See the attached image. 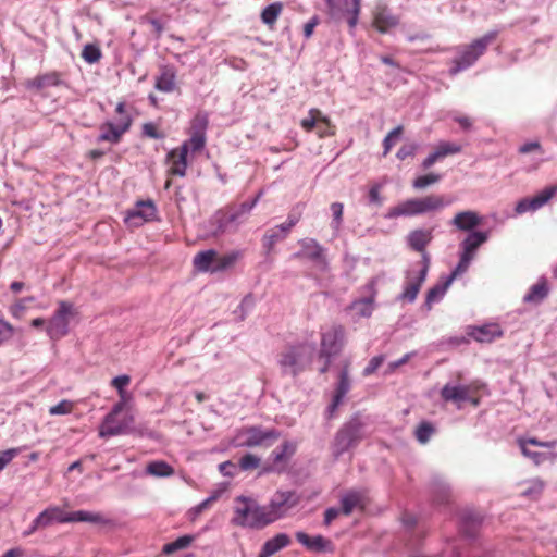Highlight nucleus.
I'll list each match as a JSON object with an SVG mask.
<instances>
[{"mask_svg":"<svg viewBox=\"0 0 557 557\" xmlns=\"http://www.w3.org/2000/svg\"><path fill=\"white\" fill-rule=\"evenodd\" d=\"M318 123L329 124V117L324 115L319 109H310L308 117L301 120L300 125L306 132H312Z\"/></svg>","mask_w":557,"mask_h":557,"instance_id":"obj_37","label":"nucleus"},{"mask_svg":"<svg viewBox=\"0 0 557 557\" xmlns=\"http://www.w3.org/2000/svg\"><path fill=\"white\" fill-rule=\"evenodd\" d=\"M434 432V426L430 422L423 421L417 426L414 435L420 444H426Z\"/></svg>","mask_w":557,"mask_h":557,"instance_id":"obj_46","label":"nucleus"},{"mask_svg":"<svg viewBox=\"0 0 557 557\" xmlns=\"http://www.w3.org/2000/svg\"><path fill=\"white\" fill-rule=\"evenodd\" d=\"M333 17H346L350 29L358 24L361 0H324Z\"/></svg>","mask_w":557,"mask_h":557,"instance_id":"obj_13","label":"nucleus"},{"mask_svg":"<svg viewBox=\"0 0 557 557\" xmlns=\"http://www.w3.org/2000/svg\"><path fill=\"white\" fill-rule=\"evenodd\" d=\"M132 124V119L129 115H125L120 119L119 122H106L100 126V135L98 136V141H109L112 144H117L123 134L128 131Z\"/></svg>","mask_w":557,"mask_h":557,"instance_id":"obj_16","label":"nucleus"},{"mask_svg":"<svg viewBox=\"0 0 557 557\" xmlns=\"http://www.w3.org/2000/svg\"><path fill=\"white\" fill-rule=\"evenodd\" d=\"M331 212H332V222L331 227L338 232L343 224V212H344V205L342 202H333L330 206Z\"/></svg>","mask_w":557,"mask_h":557,"instance_id":"obj_50","label":"nucleus"},{"mask_svg":"<svg viewBox=\"0 0 557 557\" xmlns=\"http://www.w3.org/2000/svg\"><path fill=\"white\" fill-rule=\"evenodd\" d=\"M403 134V126H396L393 128L383 139V156H387V153L391 151L393 146L395 145L396 140L400 137Z\"/></svg>","mask_w":557,"mask_h":557,"instance_id":"obj_55","label":"nucleus"},{"mask_svg":"<svg viewBox=\"0 0 557 557\" xmlns=\"http://www.w3.org/2000/svg\"><path fill=\"white\" fill-rule=\"evenodd\" d=\"M417 271L411 270L407 272V282L401 294L398 295V300L413 302L417 299L419 290L426 278L430 268V257L424 256V262H419L414 265Z\"/></svg>","mask_w":557,"mask_h":557,"instance_id":"obj_11","label":"nucleus"},{"mask_svg":"<svg viewBox=\"0 0 557 557\" xmlns=\"http://www.w3.org/2000/svg\"><path fill=\"white\" fill-rule=\"evenodd\" d=\"M351 309L355 310L357 315L368 318L372 314L373 311V299L362 298L356 300L352 302Z\"/></svg>","mask_w":557,"mask_h":557,"instance_id":"obj_45","label":"nucleus"},{"mask_svg":"<svg viewBox=\"0 0 557 557\" xmlns=\"http://www.w3.org/2000/svg\"><path fill=\"white\" fill-rule=\"evenodd\" d=\"M73 410V403L66 399L61 400L59 404L49 408L51 416L67 414Z\"/></svg>","mask_w":557,"mask_h":557,"instance_id":"obj_59","label":"nucleus"},{"mask_svg":"<svg viewBox=\"0 0 557 557\" xmlns=\"http://www.w3.org/2000/svg\"><path fill=\"white\" fill-rule=\"evenodd\" d=\"M490 233L486 231H472L467 234L460 243V253L474 259L476 250L488 240Z\"/></svg>","mask_w":557,"mask_h":557,"instance_id":"obj_22","label":"nucleus"},{"mask_svg":"<svg viewBox=\"0 0 557 557\" xmlns=\"http://www.w3.org/2000/svg\"><path fill=\"white\" fill-rule=\"evenodd\" d=\"M194 541V536L191 535H183L176 539L175 541L168 543L163 546L162 552L165 555H172L173 553L187 548L191 542Z\"/></svg>","mask_w":557,"mask_h":557,"instance_id":"obj_44","label":"nucleus"},{"mask_svg":"<svg viewBox=\"0 0 557 557\" xmlns=\"http://www.w3.org/2000/svg\"><path fill=\"white\" fill-rule=\"evenodd\" d=\"M453 201V198L436 194H431L421 198H411L391 208L386 213V218L396 219L399 216H416L438 212L450 206Z\"/></svg>","mask_w":557,"mask_h":557,"instance_id":"obj_1","label":"nucleus"},{"mask_svg":"<svg viewBox=\"0 0 557 557\" xmlns=\"http://www.w3.org/2000/svg\"><path fill=\"white\" fill-rule=\"evenodd\" d=\"M63 83L61 74L59 72H49L36 76L32 81L27 82L28 88L44 89L48 87L60 86Z\"/></svg>","mask_w":557,"mask_h":557,"instance_id":"obj_30","label":"nucleus"},{"mask_svg":"<svg viewBox=\"0 0 557 557\" xmlns=\"http://www.w3.org/2000/svg\"><path fill=\"white\" fill-rule=\"evenodd\" d=\"M143 134L149 138L153 139H162L164 138V134L159 132L157 126L153 123H145L143 125Z\"/></svg>","mask_w":557,"mask_h":557,"instance_id":"obj_63","label":"nucleus"},{"mask_svg":"<svg viewBox=\"0 0 557 557\" xmlns=\"http://www.w3.org/2000/svg\"><path fill=\"white\" fill-rule=\"evenodd\" d=\"M283 11V4L281 2H273L267 5L261 12V21L268 25L272 26L277 21L278 16Z\"/></svg>","mask_w":557,"mask_h":557,"instance_id":"obj_40","label":"nucleus"},{"mask_svg":"<svg viewBox=\"0 0 557 557\" xmlns=\"http://www.w3.org/2000/svg\"><path fill=\"white\" fill-rule=\"evenodd\" d=\"M14 335V327L12 324L3 319H0V346L9 342Z\"/></svg>","mask_w":557,"mask_h":557,"instance_id":"obj_60","label":"nucleus"},{"mask_svg":"<svg viewBox=\"0 0 557 557\" xmlns=\"http://www.w3.org/2000/svg\"><path fill=\"white\" fill-rule=\"evenodd\" d=\"M363 426L361 419L354 416L337 431L333 443V454L336 458L360 443L364 436Z\"/></svg>","mask_w":557,"mask_h":557,"instance_id":"obj_7","label":"nucleus"},{"mask_svg":"<svg viewBox=\"0 0 557 557\" xmlns=\"http://www.w3.org/2000/svg\"><path fill=\"white\" fill-rule=\"evenodd\" d=\"M315 350V344L309 342L288 346L278 356L277 362L282 372L287 375L297 376L312 362Z\"/></svg>","mask_w":557,"mask_h":557,"instance_id":"obj_2","label":"nucleus"},{"mask_svg":"<svg viewBox=\"0 0 557 557\" xmlns=\"http://www.w3.org/2000/svg\"><path fill=\"white\" fill-rule=\"evenodd\" d=\"M235 504L233 524L257 530L269 525L264 506L255 499L240 495L235 498Z\"/></svg>","mask_w":557,"mask_h":557,"instance_id":"obj_3","label":"nucleus"},{"mask_svg":"<svg viewBox=\"0 0 557 557\" xmlns=\"http://www.w3.org/2000/svg\"><path fill=\"white\" fill-rule=\"evenodd\" d=\"M296 540L304 545L308 550L313 553H332L334 552V545L322 535L309 536L302 531H298L295 534Z\"/></svg>","mask_w":557,"mask_h":557,"instance_id":"obj_21","label":"nucleus"},{"mask_svg":"<svg viewBox=\"0 0 557 557\" xmlns=\"http://www.w3.org/2000/svg\"><path fill=\"white\" fill-rule=\"evenodd\" d=\"M102 521V517L99 513L77 510L74 512H66L59 506H50L42 510L37 516V523L45 528L52 525L53 523H69V522H92L98 523Z\"/></svg>","mask_w":557,"mask_h":557,"instance_id":"obj_4","label":"nucleus"},{"mask_svg":"<svg viewBox=\"0 0 557 557\" xmlns=\"http://www.w3.org/2000/svg\"><path fill=\"white\" fill-rule=\"evenodd\" d=\"M417 148H418V146L416 144L404 145L397 151L396 157L399 160H405V159H407L409 157H413L414 153H416Z\"/></svg>","mask_w":557,"mask_h":557,"instance_id":"obj_64","label":"nucleus"},{"mask_svg":"<svg viewBox=\"0 0 557 557\" xmlns=\"http://www.w3.org/2000/svg\"><path fill=\"white\" fill-rule=\"evenodd\" d=\"M349 361H345L343 369L339 372L338 375V382L335 388V393L332 399V403L327 407V414L329 418H331L335 411L337 410L338 406L343 403V399L347 395V393L350 391V379H349Z\"/></svg>","mask_w":557,"mask_h":557,"instance_id":"obj_17","label":"nucleus"},{"mask_svg":"<svg viewBox=\"0 0 557 557\" xmlns=\"http://www.w3.org/2000/svg\"><path fill=\"white\" fill-rule=\"evenodd\" d=\"M82 58L89 64L97 63L101 58V50L96 45L87 44L83 48Z\"/></svg>","mask_w":557,"mask_h":557,"instance_id":"obj_52","label":"nucleus"},{"mask_svg":"<svg viewBox=\"0 0 557 557\" xmlns=\"http://www.w3.org/2000/svg\"><path fill=\"white\" fill-rule=\"evenodd\" d=\"M131 377L126 374L115 376L111 384L114 388H116L120 400L117 403H123V405H126L127 401L131 399L129 394L125 391V387L129 384Z\"/></svg>","mask_w":557,"mask_h":557,"instance_id":"obj_42","label":"nucleus"},{"mask_svg":"<svg viewBox=\"0 0 557 557\" xmlns=\"http://www.w3.org/2000/svg\"><path fill=\"white\" fill-rule=\"evenodd\" d=\"M442 180V175L437 173H429L425 175L418 176L412 182V187L414 189H424L430 185L436 184Z\"/></svg>","mask_w":557,"mask_h":557,"instance_id":"obj_48","label":"nucleus"},{"mask_svg":"<svg viewBox=\"0 0 557 557\" xmlns=\"http://www.w3.org/2000/svg\"><path fill=\"white\" fill-rule=\"evenodd\" d=\"M483 218L475 211L466 210L455 214L450 224L459 231L472 232L482 224Z\"/></svg>","mask_w":557,"mask_h":557,"instance_id":"obj_24","label":"nucleus"},{"mask_svg":"<svg viewBox=\"0 0 557 557\" xmlns=\"http://www.w3.org/2000/svg\"><path fill=\"white\" fill-rule=\"evenodd\" d=\"M441 396L445 401L461 403L469 399V387L463 385L446 384L441 389Z\"/></svg>","mask_w":557,"mask_h":557,"instance_id":"obj_31","label":"nucleus"},{"mask_svg":"<svg viewBox=\"0 0 557 557\" xmlns=\"http://www.w3.org/2000/svg\"><path fill=\"white\" fill-rule=\"evenodd\" d=\"M280 230H276L274 226L273 228L268 230L263 237H262V245L267 249L268 252H270L275 244L280 240L284 239V234L280 233Z\"/></svg>","mask_w":557,"mask_h":557,"instance_id":"obj_47","label":"nucleus"},{"mask_svg":"<svg viewBox=\"0 0 557 557\" xmlns=\"http://www.w3.org/2000/svg\"><path fill=\"white\" fill-rule=\"evenodd\" d=\"M20 448H10L0 453V472L15 458Z\"/></svg>","mask_w":557,"mask_h":557,"instance_id":"obj_61","label":"nucleus"},{"mask_svg":"<svg viewBox=\"0 0 557 557\" xmlns=\"http://www.w3.org/2000/svg\"><path fill=\"white\" fill-rule=\"evenodd\" d=\"M430 488L435 502L441 504L449 502L450 488L443 478L435 476Z\"/></svg>","mask_w":557,"mask_h":557,"instance_id":"obj_33","label":"nucleus"},{"mask_svg":"<svg viewBox=\"0 0 557 557\" xmlns=\"http://www.w3.org/2000/svg\"><path fill=\"white\" fill-rule=\"evenodd\" d=\"M435 150L440 152L442 158H445L446 156L460 152L461 146L449 141H442Z\"/></svg>","mask_w":557,"mask_h":557,"instance_id":"obj_58","label":"nucleus"},{"mask_svg":"<svg viewBox=\"0 0 557 557\" xmlns=\"http://www.w3.org/2000/svg\"><path fill=\"white\" fill-rule=\"evenodd\" d=\"M543 487H544V483L541 480H539V479L531 480L528 482V487H525L521 492V495L524 497H530V498L536 499L542 494Z\"/></svg>","mask_w":557,"mask_h":557,"instance_id":"obj_53","label":"nucleus"},{"mask_svg":"<svg viewBox=\"0 0 557 557\" xmlns=\"http://www.w3.org/2000/svg\"><path fill=\"white\" fill-rule=\"evenodd\" d=\"M432 238L433 235L431 230L418 228L408 234L407 242L409 247L422 255V260L420 262H424V256H429L425 251V247L431 243Z\"/></svg>","mask_w":557,"mask_h":557,"instance_id":"obj_26","label":"nucleus"},{"mask_svg":"<svg viewBox=\"0 0 557 557\" xmlns=\"http://www.w3.org/2000/svg\"><path fill=\"white\" fill-rule=\"evenodd\" d=\"M156 207L152 201H138L136 207L127 213L126 222L134 226H139L145 222L153 220Z\"/></svg>","mask_w":557,"mask_h":557,"instance_id":"obj_20","label":"nucleus"},{"mask_svg":"<svg viewBox=\"0 0 557 557\" xmlns=\"http://www.w3.org/2000/svg\"><path fill=\"white\" fill-rule=\"evenodd\" d=\"M173 472V468L165 461H152L147 466V473L158 478L170 476Z\"/></svg>","mask_w":557,"mask_h":557,"instance_id":"obj_43","label":"nucleus"},{"mask_svg":"<svg viewBox=\"0 0 557 557\" xmlns=\"http://www.w3.org/2000/svg\"><path fill=\"white\" fill-rule=\"evenodd\" d=\"M260 458L252 454H246L239 459V468L244 471L257 469L260 466Z\"/></svg>","mask_w":557,"mask_h":557,"instance_id":"obj_56","label":"nucleus"},{"mask_svg":"<svg viewBox=\"0 0 557 557\" xmlns=\"http://www.w3.org/2000/svg\"><path fill=\"white\" fill-rule=\"evenodd\" d=\"M206 136L190 135L188 140H185L181 146H186V152L189 150L195 153L201 151L206 146Z\"/></svg>","mask_w":557,"mask_h":557,"instance_id":"obj_51","label":"nucleus"},{"mask_svg":"<svg viewBox=\"0 0 557 557\" xmlns=\"http://www.w3.org/2000/svg\"><path fill=\"white\" fill-rule=\"evenodd\" d=\"M451 285V278H444L436 283L432 288L429 289L425 298V306L431 309L432 305L443 298L449 286Z\"/></svg>","mask_w":557,"mask_h":557,"instance_id":"obj_35","label":"nucleus"},{"mask_svg":"<svg viewBox=\"0 0 557 557\" xmlns=\"http://www.w3.org/2000/svg\"><path fill=\"white\" fill-rule=\"evenodd\" d=\"M256 207V200L243 202L239 207L233 209L230 214V220L233 222L235 228L244 222V219Z\"/></svg>","mask_w":557,"mask_h":557,"instance_id":"obj_38","label":"nucleus"},{"mask_svg":"<svg viewBox=\"0 0 557 557\" xmlns=\"http://www.w3.org/2000/svg\"><path fill=\"white\" fill-rule=\"evenodd\" d=\"M399 24V17L394 15L391 9L382 2L376 3L373 9V26L382 34Z\"/></svg>","mask_w":557,"mask_h":557,"instance_id":"obj_18","label":"nucleus"},{"mask_svg":"<svg viewBox=\"0 0 557 557\" xmlns=\"http://www.w3.org/2000/svg\"><path fill=\"white\" fill-rule=\"evenodd\" d=\"M345 343V330L342 325H332L321 333V348L319 356L331 359L339 354Z\"/></svg>","mask_w":557,"mask_h":557,"instance_id":"obj_12","label":"nucleus"},{"mask_svg":"<svg viewBox=\"0 0 557 557\" xmlns=\"http://www.w3.org/2000/svg\"><path fill=\"white\" fill-rule=\"evenodd\" d=\"M242 255L239 250H233L222 256L216 253V263L212 267L211 272H219L233 267L242 258Z\"/></svg>","mask_w":557,"mask_h":557,"instance_id":"obj_36","label":"nucleus"},{"mask_svg":"<svg viewBox=\"0 0 557 557\" xmlns=\"http://www.w3.org/2000/svg\"><path fill=\"white\" fill-rule=\"evenodd\" d=\"M482 518L473 512L465 513L462 516V528L467 535H474L475 528L481 523Z\"/></svg>","mask_w":557,"mask_h":557,"instance_id":"obj_49","label":"nucleus"},{"mask_svg":"<svg viewBox=\"0 0 557 557\" xmlns=\"http://www.w3.org/2000/svg\"><path fill=\"white\" fill-rule=\"evenodd\" d=\"M301 249L295 257L306 258L321 268L326 267L325 249L313 238H305L299 242Z\"/></svg>","mask_w":557,"mask_h":557,"instance_id":"obj_19","label":"nucleus"},{"mask_svg":"<svg viewBox=\"0 0 557 557\" xmlns=\"http://www.w3.org/2000/svg\"><path fill=\"white\" fill-rule=\"evenodd\" d=\"M383 362H384V356H382V355L371 358L368 366L363 369L362 374L364 376H369V375L373 374L382 366Z\"/></svg>","mask_w":557,"mask_h":557,"instance_id":"obj_62","label":"nucleus"},{"mask_svg":"<svg viewBox=\"0 0 557 557\" xmlns=\"http://www.w3.org/2000/svg\"><path fill=\"white\" fill-rule=\"evenodd\" d=\"M187 156L188 152H186V146H180L168 153L166 160L170 164L169 171L172 175L181 177L186 175L188 166Z\"/></svg>","mask_w":557,"mask_h":557,"instance_id":"obj_25","label":"nucleus"},{"mask_svg":"<svg viewBox=\"0 0 557 557\" xmlns=\"http://www.w3.org/2000/svg\"><path fill=\"white\" fill-rule=\"evenodd\" d=\"M73 315V305L66 301H60L58 309L49 320L46 327V333L50 339H60L69 333V324Z\"/></svg>","mask_w":557,"mask_h":557,"instance_id":"obj_10","label":"nucleus"},{"mask_svg":"<svg viewBox=\"0 0 557 557\" xmlns=\"http://www.w3.org/2000/svg\"><path fill=\"white\" fill-rule=\"evenodd\" d=\"M214 263H216V251L214 249L200 251L194 257V265L201 272H211Z\"/></svg>","mask_w":557,"mask_h":557,"instance_id":"obj_34","label":"nucleus"},{"mask_svg":"<svg viewBox=\"0 0 557 557\" xmlns=\"http://www.w3.org/2000/svg\"><path fill=\"white\" fill-rule=\"evenodd\" d=\"M35 298L29 296V297H24V298H21L18 299L15 304H13L11 307H10V313L15 318V319H21L23 318L25 311L27 310L28 308V305L29 302L34 301Z\"/></svg>","mask_w":557,"mask_h":557,"instance_id":"obj_54","label":"nucleus"},{"mask_svg":"<svg viewBox=\"0 0 557 557\" xmlns=\"http://www.w3.org/2000/svg\"><path fill=\"white\" fill-rule=\"evenodd\" d=\"M497 37V32L492 30L486 33L481 38L473 40L470 45L463 46L459 49V57L454 60V66L449 70V74L455 76L461 71L467 70L473 65L476 60L485 52L487 46L492 44Z\"/></svg>","mask_w":557,"mask_h":557,"instance_id":"obj_6","label":"nucleus"},{"mask_svg":"<svg viewBox=\"0 0 557 557\" xmlns=\"http://www.w3.org/2000/svg\"><path fill=\"white\" fill-rule=\"evenodd\" d=\"M361 494L355 491H350L344 494L341 498V511L349 516L355 508H357L361 503Z\"/></svg>","mask_w":557,"mask_h":557,"instance_id":"obj_39","label":"nucleus"},{"mask_svg":"<svg viewBox=\"0 0 557 557\" xmlns=\"http://www.w3.org/2000/svg\"><path fill=\"white\" fill-rule=\"evenodd\" d=\"M281 437V432L274 428L248 426L237 431L233 438L234 447H270Z\"/></svg>","mask_w":557,"mask_h":557,"instance_id":"obj_5","label":"nucleus"},{"mask_svg":"<svg viewBox=\"0 0 557 557\" xmlns=\"http://www.w3.org/2000/svg\"><path fill=\"white\" fill-rule=\"evenodd\" d=\"M209 223L213 227L211 231V235L214 237L228 232L231 227L234 225L233 222L230 220V214L223 211L215 212L209 220Z\"/></svg>","mask_w":557,"mask_h":557,"instance_id":"obj_32","label":"nucleus"},{"mask_svg":"<svg viewBox=\"0 0 557 557\" xmlns=\"http://www.w3.org/2000/svg\"><path fill=\"white\" fill-rule=\"evenodd\" d=\"M557 193V186H548L532 198H522L515 207L516 214L520 215L527 212H534L544 207Z\"/></svg>","mask_w":557,"mask_h":557,"instance_id":"obj_15","label":"nucleus"},{"mask_svg":"<svg viewBox=\"0 0 557 557\" xmlns=\"http://www.w3.org/2000/svg\"><path fill=\"white\" fill-rule=\"evenodd\" d=\"M469 335L476 342L491 343L495 338L500 337L503 335V331L497 323H491L474 327Z\"/></svg>","mask_w":557,"mask_h":557,"instance_id":"obj_27","label":"nucleus"},{"mask_svg":"<svg viewBox=\"0 0 557 557\" xmlns=\"http://www.w3.org/2000/svg\"><path fill=\"white\" fill-rule=\"evenodd\" d=\"M299 503V497L293 491H277L268 505H264L269 524L285 517Z\"/></svg>","mask_w":557,"mask_h":557,"instance_id":"obj_9","label":"nucleus"},{"mask_svg":"<svg viewBox=\"0 0 557 557\" xmlns=\"http://www.w3.org/2000/svg\"><path fill=\"white\" fill-rule=\"evenodd\" d=\"M297 442L284 441L276 447L270 455L272 466L263 469L264 472H283L286 469L288 461L297 451Z\"/></svg>","mask_w":557,"mask_h":557,"instance_id":"obj_14","label":"nucleus"},{"mask_svg":"<svg viewBox=\"0 0 557 557\" xmlns=\"http://www.w3.org/2000/svg\"><path fill=\"white\" fill-rule=\"evenodd\" d=\"M209 125V116L207 112H198L190 122V135L206 136Z\"/></svg>","mask_w":557,"mask_h":557,"instance_id":"obj_41","label":"nucleus"},{"mask_svg":"<svg viewBox=\"0 0 557 557\" xmlns=\"http://www.w3.org/2000/svg\"><path fill=\"white\" fill-rule=\"evenodd\" d=\"M290 542V537L286 533H277L263 544L258 557H271L287 547Z\"/></svg>","mask_w":557,"mask_h":557,"instance_id":"obj_28","label":"nucleus"},{"mask_svg":"<svg viewBox=\"0 0 557 557\" xmlns=\"http://www.w3.org/2000/svg\"><path fill=\"white\" fill-rule=\"evenodd\" d=\"M472 260H473V259L469 258L468 256H465V255L460 253L458 264H457V265H456V268L453 270V272L450 273V275H449V276H447V278H451V283H453V282H454V280H455L458 275H460V274L465 273V272L468 270V268H469V265H470V263H471V261H472Z\"/></svg>","mask_w":557,"mask_h":557,"instance_id":"obj_57","label":"nucleus"},{"mask_svg":"<svg viewBox=\"0 0 557 557\" xmlns=\"http://www.w3.org/2000/svg\"><path fill=\"white\" fill-rule=\"evenodd\" d=\"M126 405L123 403H116L111 411L104 417L100 428H99V436L111 437L121 434H126L132 430L134 424L133 416L128 413H124Z\"/></svg>","mask_w":557,"mask_h":557,"instance_id":"obj_8","label":"nucleus"},{"mask_svg":"<svg viewBox=\"0 0 557 557\" xmlns=\"http://www.w3.org/2000/svg\"><path fill=\"white\" fill-rule=\"evenodd\" d=\"M549 293L547 280L545 277H541L537 283L532 285L529 292L524 295L523 301L527 304H541Z\"/></svg>","mask_w":557,"mask_h":557,"instance_id":"obj_29","label":"nucleus"},{"mask_svg":"<svg viewBox=\"0 0 557 557\" xmlns=\"http://www.w3.org/2000/svg\"><path fill=\"white\" fill-rule=\"evenodd\" d=\"M154 88L161 92H173L177 89V74L174 66L164 65L160 67L156 76Z\"/></svg>","mask_w":557,"mask_h":557,"instance_id":"obj_23","label":"nucleus"}]
</instances>
